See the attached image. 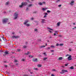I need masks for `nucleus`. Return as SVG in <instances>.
<instances>
[{
    "label": "nucleus",
    "mask_w": 76,
    "mask_h": 76,
    "mask_svg": "<svg viewBox=\"0 0 76 76\" xmlns=\"http://www.w3.org/2000/svg\"><path fill=\"white\" fill-rule=\"evenodd\" d=\"M33 61L34 62H37V61H38V60L37 58L35 59H33Z\"/></svg>",
    "instance_id": "obj_8"
},
{
    "label": "nucleus",
    "mask_w": 76,
    "mask_h": 76,
    "mask_svg": "<svg viewBox=\"0 0 76 76\" xmlns=\"http://www.w3.org/2000/svg\"><path fill=\"white\" fill-rule=\"evenodd\" d=\"M28 2V3H29V0H26Z\"/></svg>",
    "instance_id": "obj_54"
},
{
    "label": "nucleus",
    "mask_w": 76,
    "mask_h": 76,
    "mask_svg": "<svg viewBox=\"0 0 76 76\" xmlns=\"http://www.w3.org/2000/svg\"><path fill=\"white\" fill-rule=\"evenodd\" d=\"M54 36H56V33H54Z\"/></svg>",
    "instance_id": "obj_56"
},
{
    "label": "nucleus",
    "mask_w": 76,
    "mask_h": 76,
    "mask_svg": "<svg viewBox=\"0 0 76 76\" xmlns=\"http://www.w3.org/2000/svg\"><path fill=\"white\" fill-rule=\"evenodd\" d=\"M69 56V55H68V54L66 55V57H67V56Z\"/></svg>",
    "instance_id": "obj_50"
},
{
    "label": "nucleus",
    "mask_w": 76,
    "mask_h": 76,
    "mask_svg": "<svg viewBox=\"0 0 76 76\" xmlns=\"http://www.w3.org/2000/svg\"><path fill=\"white\" fill-rule=\"evenodd\" d=\"M55 34H58V31H55Z\"/></svg>",
    "instance_id": "obj_37"
},
{
    "label": "nucleus",
    "mask_w": 76,
    "mask_h": 76,
    "mask_svg": "<svg viewBox=\"0 0 76 76\" xmlns=\"http://www.w3.org/2000/svg\"><path fill=\"white\" fill-rule=\"evenodd\" d=\"M29 54V52H28L27 53H25V54L26 55H28Z\"/></svg>",
    "instance_id": "obj_18"
},
{
    "label": "nucleus",
    "mask_w": 76,
    "mask_h": 76,
    "mask_svg": "<svg viewBox=\"0 0 76 76\" xmlns=\"http://www.w3.org/2000/svg\"><path fill=\"white\" fill-rule=\"evenodd\" d=\"M37 66L38 67H42V65L41 64H38Z\"/></svg>",
    "instance_id": "obj_15"
},
{
    "label": "nucleus",
    "mask_w": 76,
    "mask_h": 76,
    "mask_svg": "<svg viewBox=\"0 0 76 76\" xmlns=\"http://www.w3.org/2000/svg\"><path fill=\"white\" fill-rule=\"evenodd\" d=\"M31 20H33L34 19V18H31Z\"/></svg>",
    "instance_id": "obj_55"
},
{
    "label": "nucleus",
    "mask_w": 76,
    "mask_h": 76,
    "mask_svg": "<svg viewBox=\"0 0 76 76\" xmlns=\"http://www.w3.org/2000/svg\"><path fill=\"white\" fill-rule=\"evenodd\" d=\"M34 31H36V32H38V30L37 29H34Z\"/></svg>",
    "instance_id": "obj_28"
},
{
    "label": "nucleus",
    "mask_w": 76,
    "mask_h": 76,
    "mask_svg": "<svg viewBox=\"0 0 76 76\" xmlns=\"http://www.w3.org/2000/svg\"><path fill=\"white\" fill-rule=\"evenodd\" d=\"M42 3V4H45L46 2L45 1H43Z\"/></svg>",
    "instance_id": "obj_35"
},
{
    "label": "nucleus",
    "mask_w": 76,
    "mask_h": 76,
    "mask_svg": "<svg viewBox=\"0 0 76 76\" xmlns=\"http://www.w3.org/2000/svg\"><path fill=\"white\" fill-rule=\"evenodd\" d=\"M58 7H61V5L60 4L58 6Z\"/></svg>",
    "instance_id": "obj_46"
},
{
    "label": "nucleus",
    "mask_w": 76,
    "mask_h": 76,
    "mask_svg": "<svg viewBox=\"0 0 76 76\" xmlns=\"http://www.w3.org/2000/svg\"><path fill=\"white\" fill-rule=\"evenodd\" d=\"M47 17V15H45V16L43 17V18H46Z\"/></svg>",
    "instance_id": "obj_32"
},
{
    "label": "nucleus",
    "mask_w": 76,
    "mask_h": 76,
    "mask_svg": "<svg viewBox=\"0 0 76 76\" xmlns=\"http://www.w3.org/2000/svg\"><path fill=\"white\" fill-rule=\"evenodd\" d=\"M0 41H2V40H1V38H0Z\"/></svg>",
    "instance_id": "obj_58"
},
{
    "label": "nucleus",
    "mask_w": 76,
    "mask_h": 76,
    "mask_svg": "<svg viewBox=\"0 0 76 76\" xmlns=\"http://www.w3.org/2000/svg\"><path fill=\"white\" fill-rule=\"evenodd\" d=\"M58 1H60V0H58V1H56V2H57V3H58Z\"/></svg>",
    "instance_id": "obj_48"
},
{
    "label": "nucleus",
    "mask_w": 76,
    "mask_h": 76,
    "mask_svg": "<svg viewBox=\"0 0 76 76\" xmlns=\"http://www.w3.org/2000/svg\"><path fill=\"white\" fill-rule=\"evenodd\" d=\"M8 20H9L8 18H5L4 20H2V23H5L6 22H8Z\"/></svg>",
    "instance_id": "obj_2"
},
{
    "label": "nucleus",
    "mask_w": 76,
    "mask_h": 76,
    "mask_svg": "<svg viewBox=\"0 0 76 76\" xmlns=\"http://www.w3.org/2000/svg\"><path fill=\"white\" fill-rule=\"evenodd\" d=\"M9 4V2H7L6 3V5H7V4Z\"/></svg>",
    "instance_id": "obj_42"
},
{
    "label": "nucleus",
    "mask_w": 76,
    "mask_h": 76,
    "mask_svg": "<svg viewBox=\"0 0 76 76\" xmlns=\"http://www.w3.org/2000/svg\"><path fill=\"white\" fill-rule=\"evenodd\" d=\"M48 29H50V30H51V31H53V29H51L49 28H48Z\"/></svg>",
    "instance_id": "obj_25"
},
{
    "label": "nucleus",
    "mask_w": 76,
    "mask_h": 76,
    "mask_svg": "<svg viewBox=\"0 0 76 76\" xmlns=\"http://www.w3.org/2000/svg\"><path fill=\"white\" fill-rule=\"evenodd\" d=\"M5 54H9V53H8V52L7 51H5L4 52Z\"/></svg>",
    "instance_id": "obj_17"
},
{
    "label": "nucleus",
    "mask_w": 76,
    "mask_h": 76,
    "mask_svg": "<svg viewBox=\"0 0 76 76\" xmlns=\"http://www.w3.org/2000/svg\"><path fill=\"white\" fill-rule=\"evenodd\" d=\"M34 70H37V68H34Z\"/></svg>",
    "instance_id": "obj_44"
},
{
    "label": "nucleus",
    "mask_w": 76,
    "mask_h": 76,
    "mask_svg": "<svg viewBox=\"0 0 76 76\" xmlns=\"http://www.w3.org/2000/svg\"><path fill=\"white\" fill-rule=\"evenodd\" d=\"M48 8H45V9H48Z\"/></svg>",
    "instance_id": "obj_62"
},
{
    "label": "nucleus",
    "mask_w": 76,
    "mask_h": 76,
    "mask_svg": "<svg viewBox=\"0 0 76 76\" xmlns=\"http://www.w3.org/2000/svg\"><path fill=\"white\" fill-rule=\"evenodd\" d=\"M59 45H59L58 44V43H56V46H59Z\"/></svg>",
    "instance_id": "obj_31"
},
{
    "label": "nucleus",
    "mask_w": 76,
    "mask_h": 76,
    "mask_svg": "<svg viewBox=\"0 0 76 76\" xmlns=\"http://www.w3.org/2000/svg\"><path fill=\"white\" fill-rule=\"evenodd\" d=\"M58 36V37H61V35H59Z\"/></svg>",
    "instance_id": "obj_52"
},
{
    "label": "nucleus",
    "mask_w": 76,
    "mask_h": 76,
    "mask_svg": "<svg viewBox=\"0 0 76 76\" xmlns=\"http://www.w3.org/2000/svg\"><path fill=\"white\" fill-rule=\"evenodd\" d=\"M47 49H48V50H49V49H50V47H48V48H47Z\"/></svg>",
    "instance_id": "obj_47"
},
{
    "label": "nucleus",
    "mask_w": 76,
    "mask_h": 76,
    "mask_svg": "<svg viewBox=\"0 0 76 76\" xmlns=\"http://www.w3.org/2000/svg\"><path fill=\"white\" fill-rule=\"evenodd\" d=\"M74 1H71V2L70 3V4L72 5V3H74Z\"/></svg>",
    "instance_id": "obj_14"
},
{
    "label": "nucleus",
    "mask_w": 76,
    "mask_h": 76,
    "mask_svg": "<svg viewBox=\"0 0 76 76\" xmlns=\"http://www.w3.org/2000/svg\"><path fill=\"white\" fill-rule=\"evenodd\" d=\"M69 51H72V50H71V49H69Z\"/></svg>",
    "instance_id": "obj_49"
},
{
    "label": "nucleus",
    "mask_w": 76,
    "mask_h": 76,
    "mask_svg": "<svg viewBox=\"0 0 76 76\" xmlns=\"http://www.w3.org/2000/svg\"><path fill=\"white\" fill-rule=\"evenodd\" d=\"M31 6H32V4H30L29 5H28V7H31Z\"/></svg>",
    "instance_id": "obj_30"
},
{
    "label": "nucleus",
    "mask_w": 76,
    "mask_h": 76,
    "mask_svg": "<svg viewBox=\"0 0 76 76\" xmlns=\"http://www.w3.org/2000/svg\"><path fill=\"white\" fill-rule=\"evenodd\" d=\"M52 71H56V69H52Z\"/></svg>",
    "instance_id": "obj_41"
},
{
    "label": "nucleus",
    "mask_w": 76,
    "mask_h": 76,
    "mask_svg": "<svg viewBox=\"0 0 76 76\" xmlns=\"http://www.w3.org/2000/svg\"><path fill=\"white\" fill-rule=\"evenodd\" d=\"M64 72H68V71L67 70L63 69L62 70V72H60V73L61 74H63V73H64Z\"/></svg>",
    "instance_id": "obj_3"
},
{
    "label": "nucleus",
    "mask_w": 76,
    "mask_h": 76,
    "mask_svg": "<svg viewBox=\"0 0 76 76\" xmlns=\"http://www.w3.org/2000/svg\"><path fill=\"white\" fill-rule=\"evenodd\" d=\"M42 10H45V8H42Z\"/></svg>",
    "instance_id": "obj_38"
},
{
    "label": "nucleus",
    "mask_w": 76,
    "mask_h": 76,
    "mask_svg": "<svg viewBox=\"0 0 76 76\" xmlns=\"http://www.w3.org/2000/svg\"><path fill=\"white\" fill-rule=\"evenodd\" d=\"M68 64H65V66H68Z\"/></svg>",
    "instance_id": "obj_34"
},
{
    "label": "nucleus",
    "mask_w": 76,
    "mask_h": 76,
    "mask_svg": "<svg viewBox=\"0 0 76 76\" xmlns=\"http://www.w3.org/2000/svg\"><path fill=\"white\" fill-rule=\"evenodd\" d=\"M68 61H70V60H72V56L71 55H70L68 57Z\"/></svg>",
    "instance_id": "obj_5"
},
{
    "label": "nucleus",
    "mask_w": 76,
    "mask_h": 76,
    "mask_svg": "<svg viewBox=\"0 0 76 76\" xmlns=\"http://www.w3.org/2000/svg\"><path fill=\"white\" fill-rule=\"evenodd\" d=\"M18 15H19V14L17 12H16L14 14V19H17Z\"/></svg>",
    "instance_id": "obj_1"
},
{
    "label": "nucleus",
    "mask_w": 76,
    "mask_h": 76,
    "mask_svg": "<svg viewBox=\"0 0 76 76\" xmlns=\"http://www.w3.org/2000/svg\"><path fill=\"white\" fill-rule=\"evenodd\" d=\"M22 61H25V59L23 58L22 59Z\"/></svg>",
    "instance_id": "obj_43"
},
{
    "label": "nucleus",
    "mask_w": 76,
    "mask_h": 76,
    "mask_svg": "<svg viewBox=\"0 0 76 76\" xmlns=\"http://www.w3.org/2000/svg\"><path fill=\"white\" fill-rule=\"evenodd\" d=\"M22 4H23V7L25 6L26 5H27L28 4V3L26 2H23L21 3Z\"/></svg>",
    "instance_id": "obj_4"
},
{
    "label": "nucleus",
    "mask_w": 76,
    "mask_h": 76,
    "mask_svg": "<svg viewBox=\"0 0 76 76\" xmlns=\"http://www.w3.org/2000/svg\"><path fill=\"white\" fill-rule=\"evenodd\" d=\"M5 67H7V65H5Z\"/></svg>",
    "instance_id": "obj_59"
},
{
    "label": "nucleus",
    "mask_w": 76,
    "mask_h": 76,
    "mask_svg": "<svg viewBox=\"0 0 76 76\" xmlns=\"http://www.w3.org/2000/svg\"><path fill=\"white\" fill-rule=\"evenodd\" d=\"M57 26H60V23L58 22L57 23Z\"/></svg>",
    "instance_id": "obj_19"
},
{
    "label": "nucleus",
    "mask_w": 76,
    "mask_h": 76,
    "mask_svg": "<svg viewBox=\"0 0 76 76\" xmlns=\"http://www.w3.org/2000/svg\"><path fill=\"white\" fill-rule=\"evenodd\" d=\"M15 62H17V60H15Z\"/></svg>",
    "instance_id": "obj_57"
},
{
    "label": "nucleus",
    "mask_w": 76,
    "mask_h": 76,
    "mask_svg": "<svg viewBox=\"0 0 76 76\" xmlns=\"http://www.w3.org/2000/svg\"><path fill=\"white\" fill-rule=\"evenodd\" d=\"M44 47H45V46L43 45L40 47V48H44Z\"/></svg>",
    "instance_id": "obj_21"
},
{
    "label": "nucleus",
    "mask_w": 76,
    "mask_h": 76,
    "mask_svg": "<svg viewBox=\"0 0 76 76\" xmlns=\"http://www.w3.org/2000/svg\"><path fill=\"white\" fill-rule=\"evenodd\" d=\"M12 34H15V33H12Z\"/></svg>",
    "instance_id": "obj_64"
},
{
    "label": "nucleus",
    "mask_w": 76,
    "mask_h": 76,
    "mask_svg": "<svg viewBox=\"0 0 76 76\" xmlns=\"http://www.w3.org/2000/svg\"><path fill=\"white\" fill-rule=\"evenodd\" d=\"M12 37L13 38H19V36H12Z\"/></svg>",
    "instance_id": "obj_9"
},
{
    "label": "nucleus",
    "mask_w": 76,
    "mask_h": 76,
    "mask_svg": "<svg viewBox=\"0 0 76 76\" xmlns=\"http://www.w3.org/2000/svg\"><path fill=\"white\" fill-rule=\"evenodd\" d=\"M29 22V20H25L24 22L23 23L24 25H26L27 23Z\"/></svg>",
    "instance_id": "obj_6"
},
{
    "label": "nucleus",
    "mask_w": 76,
    "mask_h": 76,
    "mask_svg": "<svg viewBox=\"0 0 76 76\" xmlns=\"http://www.w3.org/2000/svg\"><path fill=\"white\" fill-rule=\"evenodd\" d=\"M24 76H28V75H24Z\"/></svg>",
    "instance_id": "obj_61"
},
{
    "label": "nucleus",
    "mask_w": 76,
    "mask_h": 76,
    "mask_svg": "<svg viewBox=\"0 0 76 76\" xmlns=\"http://www.w3.org/2000/svg\"><path fill=\"white\" fill-rule=\"evenodd\" d=\"M51 48H55L56 46L53 45H51Z\"/></svg>",
    "instance_id": "obj_24"
},
{
    "label": "nucleus",
    "mask_w": 76,
    "mask_h": 76,
    "mask_svg": "<svg viewBox=\"0 0 76 76\" xmlns=\"http://www.w3.org/2000/svg\"><path fill=\"white\" fill-rule=\"evenodd\" d=\"M33 13H37V12H34Z\"/></svg>",
    "instance_id": "obj_53"
},
{
    "label": "nucleus",
    "mask_w": 76,
    "mask_h": 76,
    "mask_svg": "<svg viewBox=\"0 0 76 76\" xmlns=\"http://www.w3.org/2000/svg\"><path fill=\"white\" fill-rule=\"evenodd\" d=\"M46 54V53H43V54H45L46 56H47V55H45Z\"/></svg>",
    "instance_id": "obj_40"
},
{
    "label": "nucleus",
    "mask_w": 76,
    "mask_h": 76,
    "mask_svg": "<svg viewBox=\"0 0 76 76\" xmlns=\"http://www.w3.org/2000/svg\"><path fill=\"white\" fill-rule=\"evenodd\" d=\"M47 13H50V12H51V11L49 10H47Z\"/></svg>",
    "instance_id": "obj_27"
},
{
    "label": "nucleus",
    "mask_w": 76,
    "mask_h": 76,
    "mask_svg": "<svg viewBox=\"0 0 76 76\" xmlns=\"http://www.w3.org/2000/svg\"><path fill=\"white\" fill-rule=\"evenodd\" d=\"M76 29V27H75L74 28H72V29Z\"/></svg>",
    "instance_id": "obj_33"
},
{
    "label": "nucleus",
    "mask_w": 76,
    "mask_h": 76,
    "mask_svg": "<svg viewBox=\"0 0 76 76\" xmlns=\"http://www.w3.org/2000/svg\"><path fill=\"white\" fill-rule=\"evenodd\" d=\"M28 9H28V8H27L26 9V10H28Z\"/></svg>",
    "instance_id": "obj_51"
},
{
    "label": "nucleus",
    "mask_w": 76,
    "mask_h": 76,
    "mask_svg": "<svg viewBox=\"0 0 76 76\" xmlns=\"http://www.w3.org/2000/svg\"><path fill=\"white\" fill-rule=\"evenodd\" d=\"M73 24L74 25H75V23H73Z\"/></svg>",
    "instance_id": "obj_63"
},
{
    "label": "nucleus",
    "mask_w": 76,
    "mask_h": 76,
    "mask_svg": "<svg viewBox=\"0 0 76 76\" xmlns=\"http://www.w3.org/2000/svg\"><path fill=\"white\" fill-rule=\"evenodd\" d=\"M34 56L31 55H30L29 56V57H30V58H32V57H33Z\"/></svg>",
    "instance_id": "obj_16"
},
{
    "label": "nucleus",
    "mask_w": 76,
    "mask_h": 76,
    "mask_svg": "<svg viewBox=\"0 0 76 76\" xmlns=\"http://www.w3.org/2000/svg\"><path fill=\"white\" fill-rule=\"evenodd\" d=\"M59 60H63V57H60L58 58Z\"/></svg>",
    "instance_id": "obj_10"
},
{
    "label": "nucleus",
    "mask_w": 76,
    "mask_h": 76,
    "mask_svg": "<svg viewBox=\"0 0 76 76\" xmlns=\"http://www.w3.org/2000/svg\"><path fill=\"white\" fill-rule=\"evenodd\" d=\"M45 15H48V13H47L45 12Z\"/></svg>",
    "instance_id": "obj_36"
},
{
    "label": "nucleus",
    "mask_w": 76,
    "mask_h": 76,
    "mask_svg": "<svg viewBox=\"0 0 76 76\" xmlns=\"http://www.w3.org/2000/svg\"><path fill=\"white\" fill-rule=\"evenodd\" d=\"M38 4L40 5V6H41L42 5V3L41 2H39L38 3Z\"/></svg>",
    "instance_id": "obj_13"
},
{
    "label": "nucleus",
    "mask_w": 76,
    "mask_h": 76,
    "mask_svg": "<svg viewBox=\"0 0 76 76\" xmlns=\"http://www.w3.org/2000/svg\"><path fill=\"white\" fill-rule=\"evenodd\" d=\"M1 38H2L3 41H7V40H6V39L4 37H1Z\"/></svg>",
    "instance_id": "obj_7"
},
{
    "label": "nucleus",
    "mask_w": 76,
    "mask_h": 76,
    "mask_svg": "<svg viewBox=\"0 0 76 76\" xmlns=\"http://www.w3.org/2000/svg\"><path fill=\"white\" fill-rule=\"evenodd\" d=\"M51 76H55V75H54L53 74H52Z\"/></svg>",
    "instance_id": "obj_45"
},
{
    "label": "nucleus",
    "mask_w": 76,
    "mask_h": 76,
    "mask_svg": "<svg viewBox=\"0 0 76 76\" xmlns=\"http://www.w3.org/2000/svg\"><path fill=\"white\" fill-rule=\"evenodd\" d=\"M70 69H74V68H73V66H71L70 67Z\"/></svg>",
    "instance_id": "obj_23"
},
{
    "label": "nucleus",
    "mask_w": 76,
    "mask_h": 76,
    "mask_svg": "<svg viewBox=\"0 0 76 76\" xmlns=\"http://www.w3.org/2000/svg\"><path fill=\"white\" fill-rule=\"evenodd\" d=\"M42 21H41L42 23H44V20H45V19H42Z\"/></svg>",
    "instance_id": "obj_12"
},
{
    "label": "nucleus",
    "mask_w": 76,
    "mask_h": 76,
    "mask_svg": "<svg viewBox=\"0 0 76 76\" xmlns=\"http://www.w3.org/2000/svg\"><path fill=\"white\" fill-rule=\"evenodd\" d=\"M64 45V44L63 43H61V44H60V45H59L60 46H63V45Z\"/></svg>",
    "instance_id": "obj_22"
},
{
    "label": "nucleus",
    "mask_w": 76,
    "mask_h": 76,
    "mask_svg": "<svg viewBox=\"0 0 76 76\" xmlns=\"http://www.w3.org/2000/svg\"><path fill=\"white\" fill-rule=\"evenodd\" d=\"M54 51V50H51L52 52H53V51Z\"/></svg>",
    "instance_id": "obj_60"
},
{
    "label": "nucleus",
    "mask_w": 76,
    "mask_h": 76,
    "mask_svg": "<svg viewBox=\"0 0 76 76\" xmlns=\"http://www.w3.org/2000/svg\"><path fill=\"white\" fill-rule=\"evenodd\" d=\"M23 6V4H22V3H21V5L19 6V7L20 8H22V7Z\"/></svg>",
    "instance_id": "obj_11"
},
{
    "label": "nucleus",
    "mask_w": 76,
    "mask_h": 76,
    "mask_svg": "<svg viewBox=\"0 0 76 76\" xmlns=\"http://www.w3.org/2000/svg\"><path fill=\"white\" fill-rule=\"evenodd\" d=\"M26 26H31V25H30V24L29 23H28L27 24H26Z\"/></svg>",
    "instance_id": "obj_20"
},
{
    "label": "nucleus",
    "mask_w": 76,
    "mask_h": 76,
    "mask_svg": "<svg viewBox=\"0 0 76 76\" xmlns=\"http://www.w3.org/2000/svg\"><path fill=\"white\" fill-rule=\"evenodd\" d=\"M27 47V46H23V48H26Z\"/></svg>",
    "instance_id": "obj_29"
},
{
    "label": "nucleus",
    "mask_w": 76,
    "mask_h": 76,
    "mask_svg": "<svg viewBox=\"0 0 76 76\" xmlns=\"http://www.w3.org/2000/svg\"><path fill=\"white\" fill-rule=\"evenodd\" d=\"M20 51V49H17V51Z\"/></svg>",
    "instance_id": "obj_39"
},
{
    "label": "nucleus",
    "mask_w": 76,
    "mask_h": 76,
    "mask_svg": "<svg viewBox=\"0 0 76 76\" xmlns=\"http://www.w3.org/2000/svg\"><path fill=\"white\" fill-rule=\"evenodd\" d=\"M46 59H47V57H45V58H43L44 60H46Z\"/></svg>",
    "instance_id": "obj_26"
}]
</instances>
